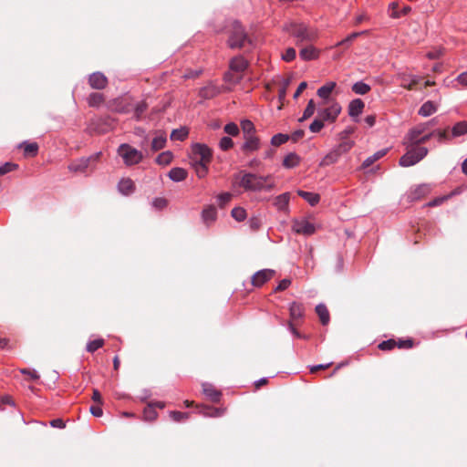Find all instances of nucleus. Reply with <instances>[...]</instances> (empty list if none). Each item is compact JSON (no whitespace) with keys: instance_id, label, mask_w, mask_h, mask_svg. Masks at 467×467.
<instances>
[{"instance_id":"e2e57ef3","label":"nucleus","mask_w":467,"mask_h":467,"mask_svg":"<svg viewBox=\"0 0 467 467\" xmlns=\"http://www.w3.org/2000/svg\"><path fill=\"white\" fill-rule=\"evenodd\" d=\"M232 199V194L229 193V192H223V193H221L219 196H218V202H219V205L221 207H223L224 205H226Z\"/></svg>"},{"instance_id":"603ef678","label":"nucleus","mask_w":467,"mask_h":467,"mask_svg":"<svg viewBox=\"0 0 467 467\" xmlns=\"http://www.w3.org/2000/svg\"><path fill=\"white\" fill-rule=\"evenodd\" d=\"M170 416L172 419V420H174L176 422H180V421L187 420L189 418V413L173 410V411L170 412Z\"/></svg>"},{"instance_id":"4d7b16f0","label":"nucleus","mask_w":467,"mask_h":467,"mask_svg":"<svg viewBox=\"0 0 467 467\" xmlns=\"http://www.w3.org/2000/svg\"><path fill=\"white\" fill-rule=\"evenodd\" d=\"M364 32H361V33H359V32L352 33L349 36H348L345 39H343L340 42H338L336 46L339 47V46L348 45V44L352 43L359 35H361Z\"/></svg>"},{"instance_id":"a211bd4d","label":"nucleus","mask_w":467,"mask_h":467,"mask_svg":"<svg viewBox=\"0 0 467 467\" xmlns=\"http://www.w3.org/2000/svg\"><path fill=\"white\" fill-rule=\"evenodd\" d=\"M202 389L203 394H205L213 402H218L220 400L222 393L213 385L209 383H202Z\"/></svg>"},{"instance_id":"e433bc0d","label":"nucleus","mask_w":467,"mask_h":467,"mask_svg":"<svg viewBox=\"0 0 467 467\" xmlns=\"http://www.w3.org/2000/svg\"><path fill=\"white\" fill-rule=\"evenodd\" d=\"M143 416L145 420L153 421L157 419L158 413L155 410L152 404H149L143 410Z\"/></svg>"},{"instance_id":"20e7f679","label":"nucleus","mask_w":467,"mask_h":467,"mask_svg":"<svg viewBox=\"0 0 467 467\" xmlns=\"http://www.w3.org/2000/svg\"><path fill=\"white\" fill-rule=\"evenodd\" d=\"M407 152L400 159V165L402 167H410L421 161L429 152L428 149L423 146L406 145Z\"/></svg>"},{"instance_id":"49530a36","label":"nucleus","mask_w":467,"mask_h":467,"mask_svg":"<svg viewBox=\"0 0 467 467\" xmlns=\"http://www.w3.org/2000/svg\"><path fill=\"white\" fill-rule=\"evenodd\" d=\"M354 142L351 140H346L342 141L338 146L335 148V150L338 152V154L341 156L342 154L348 152L350 150V149L353 147Z\"/></svg>"},{"instance_id":"09e8293b","label":"nucleus","mask_w":467,"mask_h":467,"mask_svg":"<svg viewBox=\"0 0 467 467\" xmlns=\"http://www.w3.org/2000/svg\"><path fill=\"white\" fill-rule=\"evenodd\" d=\"M289 140V136L282 133L275 134L272 137L271 143L274 146H280Z\"/></svg>"},{"instance_id":"dca6fc26","label":"nucleus","mask_w":467,"mask_h":467,"mask_svg":"<svg viewBox=\"0 0 467 467\" xmlns=\"http://www.w3.org/2000/svg\"><path fill=\"white\" fill-rule=\"evenodd\" d=\"M217 218V211L215 206L208 205L202 212V220L206 225H210L215 222Z\"/></svg>"},{"instance_id":"f3484780","label":"nucleus","mask_w":467,"mask_h":467,"mask_svg":"<svg viewBox=\"0 0 467 467\" xmlns=\"http://www.w3.org/2000/svg\"><path fill=\"white\" fill-rule=\"evenodd\" d=\"M248 63L243 57H235L230 62V70L240 74L246 69Z\"/></svg>"},{"instance_id":"0eeeda50","label":"nucleus","mask_w":467,"mask_h":467,"mask_svg":"<svg viewBox=\"0 0 467 467\" xmlns=\"http://www.w3.org/2000/svg\"><path fill=\"white\" fill-rule=\"evenodd\" d=\"M212 150L205 144L195 143L192 147V162L210 163L212 161Z\"/></svg>"},{"instance_id":"bf43d9fd","label":"nucleus","mask_w":467,"mask_h":467,"mask_svg":"<svg viewBox=\"0 0 467 467\" xmlns=\"http://www.w3.org/2000/svg\"><path fill=\"white\" fill-rule=\"evenodd\" d=\"M234 146L233 140L230 137H223L220 140V148L223 150H228Z\"/></svg>"},{"instance_id":"a19ab883","label":"nucleus","mask_w":467,"mask_h":467,"mask_svg":"<svg viewBox=\"0 0 467 467\" xmlns=\"http://www.w3.org/2000/svg\"><path fill=\"white\" fill-rule=\"evenodd\" d=\"M289 84H290V79H285L282 83V87L279 88L278 99L281 102V104L278 107V109H282V108H283V101L285 99L286 90H287Z\"/></svg>"},{"instance_id":"8fccbe9b","label":"nucleus","mask_w":467,"mask_h":467,"mask_svg":"<svg viewBox=\"0 0 467 467\" xmlns=\"http://www.w3.org/2000/svg\"><path fill=\"white\" fill-rule=\"evenodd\" d=\"M188 136V130L186 129H179L172 130L171 134V140H183Z\"/></svg>"},{"instance_id":"72a5a7b5","label":"nucleus","mask_w":467,"mask_h":467,"mask_svg":"<svg viewBox=\"0 0 467 467\" xmlns=\"http://www.w3.org/2000/svg\"><path fill=\"white\" fill-rule=\"evenodd\" d=\"M467 133V121L457 122L451 129L453 137H459Z\"/></svg>"},{"instance_id":"a18cd8bd","label":"nucleus","mask_w":467,"mask_h":467,"mask_svg":"<svg viewBox=\"0 0 467 467\" xmlns=\"http://www.w3.org/2000/svg\"><path fill=\"white\" fill-rule=\"evenodd\" d=\"M224 412L223 409L213 408V407H205L203 415L208 417H221Z\"/></svg>"},{"instance_id":"79ce46f5","label":"nucleus","mask_w":467,"mask_h":467,"mask_svg":"<svg viewBox=\"0 0 467 467\" xmlns=\"http://www.w3.org/2000/svg\"><path fill=\"white\" fill-rule=\"evenodd\" d=\"M352 90L356 94L364 95V94H367L370 90V87L368 84H366L362 81H359V82L355 83L352 86Z\"/></svg>"},{"instance_id":"412c9836","label":"nucleus","mask_w":467,"mask_h":467,"mask_svg":"<svg viewBox=\"0 0 467 467\" xmlns=\"http://www.w3.org/2000/svg\"><path fill=\"white\" fill-rule=\"evenodd\" d=\"M118 188L122 194L130 195L134 192L135 185L132 180L125 178L119 181Z\"/></svg>"},{"instance_id":"13d9d810","label":"nucleus","mask_w":467,"mask_h":467,"mask_svg":"<svg viewBox=\"0 0 467 467\" xmlns=\"http://www.w3.org/2000/svg\"><path fill=\"white\" fill-rule=\"evenodd\" d=\"M395 347H397V341L394 339L383 341L379 345V348L381 350H390Z\"/></svg>"},{"instance_id":"69168bd1","label":"nucleus","mask_w":467,"mask_h":467,"mask_svg":"<svg viewBox=\"0 0 467 467\" xmlns=\"http://www.w3.org/2000/svg\"><path fill=\"white\" fill-rule=\"evenodd\" d=\"M389 9L391 10L390 16L393 18L400 17V13L399 11V4L396 2H392L389 4Z\"/></svg>"},{"instance_id":"7c9ffc66","label":"nucleus","mask_w":467,"mask_h":467,"mask_svg":"<svg viewBox=\"0 0 467 467\" xmlns=\"http://www.w3.org/2000/svg\"><path fill=\"white\" fill-rule=\"evenodd\" d=\"M340 158V155L338 154V152L333 149L331 151H329L324 158L323 160L321 161L320 162V166H328V165H331L333 163H336L338 159Z\"/></svg>"},{"instance_id":"c756f323","label":"nucleus","mask_w":467,"mask_h":467,"mask_svg":"<svg viewBox=\"0 0 467 467\" xmlns=\"http://www.w3.org/2000/svg\"><path fill=\"white\" fill-rule=\"evenodd\" d=\"M388 152V149H383V150H380L379 151H377L376 153H374L372 156H369L362 163V168L363 169H366L368 167H369L370 165H372L375 161H377L378 160H379L380 158H382L383 156H385Z\"/></svg>"},{"instance_id":"6e6552de","label":"nucleus","mask_w":467,"mask_h":467,"mask_svg":"<svg viewBox=\"0 0 467 467\" xmlns=\"http://www.w3.org/2000/svg\"><path fill=\"white\" fill-rule=\"evenodd\" d=\"M275 271L272 269H263L258 272H256L252 276V285L256 287L262 286L264 284H265L267 281H269L273 276L275 275Z\"/></svg>"},{"instance_id":"2eb2a0df","label":"nucleus","mask_w":467,"mask_h":467,"mask_svg":"<svg viewBox=\"0 0 467 467\" xmlns=\"http://www.w3.org/2000/svg\"><path fill=\"white\" fill-rule=\"evenodd\" d=\"M431 192V189L426 184H421L416 186L414 189H412L409 194V199L411 202L420 200L421 198L425 197L429 192Z\"/></svg>"},{"instance_id":"5fc2aeb1","label":"nucleus","mask_w":467,"mask_h":467,"mask_svg":"<svg viewBox=\"0 0 467 467\" xmlns=\"http://www.w3.org/2000/svg\"><path fill=\"white\" fill-rule=\"evenodd\" d=\"M17 167H18V165L16 164V163H13V162H6V163H5L4 165H2L0 167V176H3V175H5V174H6V173H8V172H10V171H12L14 170H16Z\"/></svg>"},{"instance_id":"37998d69","label":"nucleus","mask_w":467,"mask_h":467,"mask_svg":"<svg viewBox=\"0 0 467 467\" xmlns=\"http://www.w3.org/2000/svg\"><path fill=\"white\" fill-rule=\"evenodd\" d=\"M104 101V97L100 93H91L88 97V105L98 107Z\"/></svg>"},{"instance_id":"6e6d98bb","label":"nucleus","mask_w":467,"mask_h":467,"mask_svg":"<svg viewBox=\"0 0 467 467\" xmlns=\"http://www.w3.org/2000/svg\"><path fill=\"white\" fill-rule=\"evenodd\" d=\"M224 131L231 136H236L239 134V128L235 123L231 122L224 126Z\"/></svg>"},{"instance_id":"1a4fd4ad","label":"nucleus","mask_w":467,"mask_h":467,"mask_svg":"<svg viewBox=\"0 0 467 467\" xmlns=\"http://www.w3.org/2000/svg\"><path fill=\"white\" fill-rule=\"evenodd\" d=\"M292 228L296 234L304 235H310L315 233L314 224L306 220L294 221Z\"/></svg>"},{"instance_id":"423d86ee","label":"nucleus","mask_w":467,"mask_h":467,"mask_svg":"<svg viewBox=\"0 0 467 467\" xmlns=\"http://www.w3.org/2000/svg\"><path fill=\"white\" fill-rule=\"evenodd\" d=\"M118 154L123 159L124 163L129 166L139 163L143 158L140 151L126 143L119 147Z\"/></svg>"},{"instance_id":"f8f14e48","label":"nucleus","mask_w":467,"mask_h":467,"mask_svg":"<svg viewBox=\"0 0 467 467\" xmlns=\"http://www.w3.org/2000/svg\"><path fill=\"white\" fill-rule=\"evenodd\" d=\"M305 306L301 303L293 302L289 307L290 320L293 323H299V320L304 317Z\"/></svg>"},{"instance_id":"de8ad7c7","label":"nucleus","mask_w":467,"mask_h":467,"mask_svg":"<svg viewBox=\"0 0 467 467\" xmlns=\"http://www.w3.org/2000/svg\"><path fill=\"white\" fill-rule=\"evenodd\" d=\"M232 216L238 222H242L246 217V212L242 207H235L231 212Z\"/></svg>"},{"instance_id":"2f4dec72","label":"nucleus","mask_w":467,"mask_h":467,"mask_svg":"<svg viewBox=\"0 0 467 467\" xmlns=\"http://www.w3.org/2000/svg\"><path fill=\"white\" fill-rule=\"evenodd\" d=\"M437 107L432 101L425 102L419 109V114L423 117H428L436 112Z\"/></svg>"},{"instance_id":"5701e85b","label":"nucleus","mask_w":467,"mask_h":467,"mask_svg":"<svg viewBox=\"0 0 467 467\" xmlns=\"http://www.w3.org/2000/svg\"><path fill=\"white\" fill-rule=\"evenodd\" d=\"M300 57L304 60L316 59L318 57V50L313 46H308L300 50Z\"/></svg>"},{"instance_id":"680f3d73","label":"nucleus","mask_w":467,"mask_h":467,"mask_svg":"<svg viewBox=\"0 0 467 467\" xmlns=\"http://www.w3.org/2000/svg\"><path fill=\"white\" fill-rule=\"evenodd\" d=\"M224 78L226 81L235 84L241 80L242 77L239 74L231 71L224 75Z\"/></svg>"},{"instance_id":"052dcab7","label":"nucleus","mask_w":467,"mask_h":467,"mask_svg":"<svg viewBox=\"0 0 467 467\" xmlns=\"http://www.w3.org/2000/svg\"><path fill=\"white\" fill-rule=\"evenodd\" d=\"M282 58L286 62L294 60L296 58V49L293 47H288L282 55Z\"/></svg>"},{"instance_id":"f257e3e1","label":"nucleus","mask_w":467,"mask_h":467,"mask_svg":"<svg viewBox=\"0 0 467 467\" xmlns=\"http://www.w3.org/2000/svg\"><path fill=\"white\" fill-rule=\"evenodd\" d=\"M271 179V175L261 176L251 172L241 171L234 176L235 182L238 185L245 191L259 192L263 191L265 182Z\"/></svg>"},{"instance_id":"393cba45","label":"nucleus","mask_w":467,"mask_h":467,"mask_svg":"<svg viewBox=\"0 0 467 467\" xmlns=\"http://www.w3.org/2000/svg\"><path fill=\"white\" fill-rule=\"evenodd\" d=\"M316 313L317 314L322 325L326 326L329 323L330 317L327 306L323 304H319L316 306Z\"/></svg>"},{"instance_id":"9d476101","label":"nucleus","mask_w":467,"mask_h":467,"mask_svg":"<svg viewBox=\"0 0 467 467\" xmlns=\"http://www.w3.org/2000/svg\"><path fill=\"white\" fill-rule=\"evenodd\" d=\"M88 84L94 89H103L108 85V78L101 72H94L88 77Z\"/></svg>"},{"instance_id":"f704fd0d","label":"nucleus","mask_w":467,"mask_h":467,"mask_svg":"<svg viewBox=\"0 0 467 467\" xmlns=\"http://www.w3.org/2000/svg\"><path fill=\"white\" fill-rule=\"evenodd\" d=\"M241 128L244 133V137L254 135L255 128L252 121L244 119L241 122Z\"/></svg>"},{"instance_id":"864d4df0","label":"nucleus","mask_w":467,"mask_h":467,"mask_svg":"<svg viewBox=\"0 0 467 467\" xmlns=\"http://www.w3.org/2000/svg\"><path fill=\"white\" fill-rule=\"evenodd\" d=\"M147 109H148V104L145 101H140L135 108L134 114H135L136 119H140Z\"/></svg>"},{"instance_id":"7ed1b4c3","label":"nucleus","mask_w":467,"mask_h":467,"mask_svg":"<svg viewBox=\"0 0 467 467\" xmlns=\"http://www.w3.org/2000/svg\"><path fill=\"white\" fill-rule=\"evenodd\" d=\"M227 44L230 48H244L247 44H252V40L244 26L238 22H234L229 32Z\"/></svg>"},{"instance_id":"aec40b11","label":"nucleus","mask_w":467,"mask_h":467,"mask_svg":"<svg viewBox=\"0 0 467 467\" xmlns=\"http://www.w3.org/2000/svg\"><path fill=\"white\" fill-rule=\"evenodd\" d=\"M365 104L361 99H353L348 105L349 116L352 118L358 117L362 113Z\"/></svg>"},{"instance_id":"c03bdc74","label":"nucleus","mask_w":467,"mask_h":467,"mask_svg":"<svg viewBox=\"0 0 467 467\" xmlns=\"http://www.w3.org/2000/svg\"><path fill=\"white\" fill-rule=\"evenodd\" d=\"M104 343H105V341L103 338H98V339L92 340L88 343L87 351L93 353L96 350H98L99 348H102L104 346Z\"/></svg>"},{"instance_id":"3c124183","label":"nucleus","mask_w":467,"mask_h":467,"mask_svg":"<svg viewBox=\"0 0 467 467\" xmlns=\"http://www.w3.org/2000/svg\"><path fill=\"white\" fill-rule=\"evenodd\" d=\"M324 122L325 121L317 116L309 126L310 131L314 133L319 132L324 127Z\"/></svg>"},{"instance_id":"774afa93","label":"nucleus","mask_w":467,"mask_h":467,"mask_svg":"<svg viewBox=\"0 0 467 467\" xmlns=\"http://www.w3.org/2000/svg\"><path fill=\"white\" fill-rule=\"evenodd\" d=\"M152 204L155 208L161 210L167 206V200L164 198H155Z\"/></svg>"},{"instance_id":"6ab92c4d","label":"nucleus","mask_w":467,"mask_h":467,"mask_svg":"<svg viewBox=\"0 0 467 467\" xmlns=\"http://www.w3.org/2000/svg\"><path fill=\"white\" fill-rule=\"evenodd\" d=\"M335 88H336L335 82H328L326 85L320 87L317 89V94L318 97H320L322 99V101L333 100L330 98V94L332 93V91L334 90Z\"/></svg>"},{"instance_id":"338daca9","label":"nucleus","mask_w":467,"mask_h":467,"mask_svg":"<svg viewBox=\"0 0 467 467\" xmlns=\"http://www.w3.org/2000/svg\"><path fill=\"white\" fill-rule=\"evenodd\" d=\"M414 345V342L412 339H405V340H399L397 342V347L400 348H411Z\"/></svg>"},{"instance_id":"a878e982","label":"nucleus","mask_w":467,"mask_h":467,"mask_svg":"<svg viewBox=\"0 0 467 467\" xmlns=\"http://www.w3.org/2000/svg\"><path fill=\"white\" fill-rule=\"evenodd\" d=\"M297 194L305 199L312 206H315L320 201V196L317 193L299 190L297 191Z\"/></svg>"},{"instance_id":"ea45409f","label":"nucleus","mask_w":467,"mask_h":467,"mask_svg":"<svg viewBox=\"0 0 467 467\" xmlns=\"http://www.w3.org/2000/svg\"><path fill=\"white\" fill-rule=\"evenodd\" d=\"M316 110V104L313 99L308 101L306 108L304 110L303 116L299 119V121H304L309 119Z\"/></svg>"},{"instance_id":"9b49d317","label":"nucleus","mask_w":467,"mask_h":467,"mask_svg":"<svg viewBox=\"0 0 467 467\" xmlns=\"http://www.w3.org/2000/svg\"><path fill=\"white\" fill-rule=\"evenodd\" d=\"M244 142L242 145V150L245 154L253 153L260 149V140L257 136L252 135L244 137Z\"/></svg>"},{"instance_id":"cd10ccee","label":"nucleus","mask_w":467,"mask_h":467,"mask_svg":"<svg viewBox=\"0 0 467 467\" xmlns=\"http://www.w3.org/2000/svg\"><path fill=\"white\" fill-rule=\"evenodd\" d=\"M299 162L300 157L295 152H290L284 158L283 166L285 168L290 169L297 166Z\"/></svg>"},{"instance_id":"f03ea898","label":"nucleus","mask_w":467,"mask_h":467,"mask_svg":"<svg viewBox=\"0 0 467 467\" xmlns=\"http://www.w3.org/2000/svg\"><path fill=\"white\" fill-rule=\"evenodd\" d=\"M284 31L296 38V44L313 41L317 38V32L304 23L290 22L283 27Z\"/></svg>"},{"instance_id":"ddd939ff","label":"nucleus","mask_w":467,"mask_h":467,"mask_svg":"<svg viewBox=\"0 0 467 467\" xmlns=\"http://www.w3.org/2000/svg\"><path fill=\"white\" fill-rule=\"evenodd\" d=\"M431 122L420 123L417 126L410 129L406 134L404 140H415L417 136L427 133L429 130Z\"/></svg>"},{"instance_id":"58836bf2","label":"nucleus","mask_w":467,"mask_h":467,"mask_svg":"<svg viewBox=\"0 0 467 467\" xmlns=\"http://www.w3.org/2000/svg\"><path fill=\"white\" fill-rule=\"evenodd\" d=\"M173 155L171 151L167 150L158 155L156 161L160 165H168L171 162Z\"/></svg>"},{"instance_id":"4be33fe9","label":"nucleus","mask_w":467,"mask_h":467,"mask_svg":"<svg viewBox=\"0 0 467 467\" xmlns=\"http://www.w3.org/2000/svg\"><path fill=\"white\" fill-rule=\"evenodd\" d=\"M435 132L436 131H429L427 133H423L422 135L417 136L415 140H404V144L420 146L421 144L427 142L432 136H434Z\"/></svg>"},{"instance_id":"c85d7f7f","label":"nucleus","mask_w":467,"mask_h":467,"mask_svg":"<svg viewBox=\"0 0 467 467\" xmlns=\"http://www.w3.org/2000/svg\"><path fill=\"white\" fill-rule=\"evenodd\" d=\"M186 170L182 168H172L169 172V177L171 180L174 182H182L184 181L187 177Z\"/></svg>"},{"instance_id":"39448f33","label":"nucleus","mask_w":467,"mask_h":467,"mask_svg":"<svg viewBox=\"0 0 467 467\" xmlns=\"http://www.w3.org/2000/svg\"><path fill=\"white\" fill-rule=\"evenodd\" d=\"M340 112L341 106L336 100L321 101L317 109V116L328 122H334Z\"/></svg>"},{"instance_id":"bb28decb","label":"nucleus","mask_w":467,"mask_h":467,"mask_svg":"<svg viewBox=\"0 0 467 467\" xmlns=\"http://www.w3.org/2000/svg\"><path fill=\"white\" fill-rule=\"evenodd\" d=\"M166 141L165 134L159 133L153 138L150 148L153 151H158L165 147Z\"/></svg>"},{"instance_id":"c9c22d12","label":"nucleus","mask_w":467,"mask_h":467,"mask_svg":"<svg viewBox=\"0 0 467 467\" xmlns=\"http://www.w3.org/2000/svg\"><path fill=\"white\" fill-rule=\"evenodd\" d=\"M192 165L199 178H203L207 175L209 163L192 162Z\"/></svg>"},{"instance_id":"0e129e2a","label":"nucleus","mask_w":467,"mask_h":467,"mask_svg":"<svg viewBox=\"0 0 467 467\" xmlns=\"http://www.w3.org/2000/svg\"><path fill=\"white\" fill-rule=\"evenodd\" d=\"M291 285V280L288 279V278H285L283 279L282 281H280V283L278 284V285L275 287V292H281V291H284L285 290L289 285Z\"/></svg>"},{"instance_id":"4c0bfd02","label":"nucleus","mask_w":467,"mask_h":467,"mask_svg":"<svg viewBox=\"0 0 467 467\" xmlns=\"http://www.w3.org/2000/svg\"><path fill=\"white\" fill-rule=\"evenodd\" d=\"M20 147L24 149V152L26 155L36 156L37 154L38 145L36 142H31V143L25 142V143L21 144Z\"/></svg>"},{"instance_id":"473e14b6","label":"nucleus","mask_w":467,"mask_h":467,"mask_svg":"<svg viewBox=\"0 0 467 467\" xmlns=\"http://www.w3.org/2000/svg\"><path fill=\"white\" fill-rule=\"evenodd\" d=\"M100 122H101V119H99V118L91 119L87 128V131L89 134H98V133L104 132L105 130L100 128Z\"/></svg>"},{"instance_id":"4468645a","label":"nucleus","mask_w":467,"mask_h":467,"mask_svg":"<svg viewBox=\"0 0 467 467\" xmlns=\"http://www.w3.org/2000/svg\"><path fill=\"white\" fill-rule=\"evenodd\" d=\"M91 167V159L82 158L77 160L68 165V169L74 172H85Z\"/></svg>"},{"instance_id":"b1692460","label":"nucleus","mask_w":467,"mask_h":467,"mask_svg":"<svg viewBox=\"0 0 467 467\" xmlns=\"http://www.w3.org/2000/svg\"><path fill=\"white\" fill-rule=\"evenodd\" d=\"M290 194L285 192L278 195L275 200V206L280 211H286L288 208Z\"/></svg>"}]
</instances>
